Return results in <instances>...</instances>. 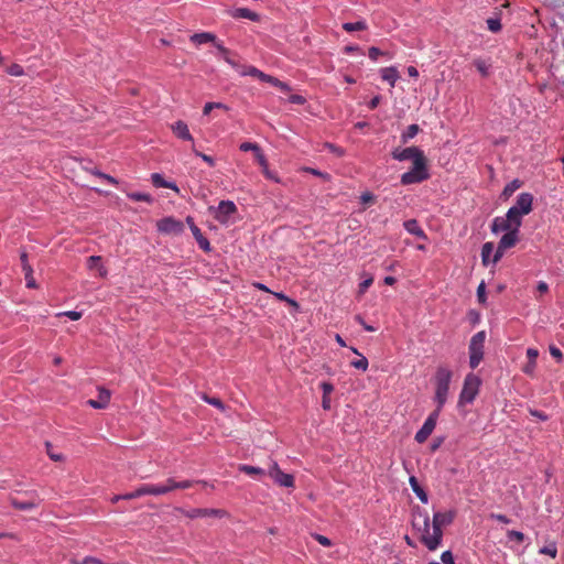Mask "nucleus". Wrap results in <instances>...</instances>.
Listing matches in <instances>:
<instances>
[{
  "label": "nucleus",
  "instance_id": "nucleus-30",
  "mask_svg": "<svg viewBox=\"0 0 564 564\" xmlns=\"http://www.w3.org/2000/svg\"><path fill=\"white\" fill-rule=\"evenodd\" d=\"M473 65L481 74L482 77H488L490 75L491 64L488 61L482 58H475Z\"/></svg>",
  "mask_w": 564,
  "mask_h": 564
},
{
  "label": "nucleus",
  "instance_id": "nucleus-51",
  "mask_svg": "<svg viewBox=\"0 0 564 564\" xmlns=\"http://www.w3.org/2000/svg\"><path fill=\"white\" fill-rule=\"evenodd\" d=\"M225 62L228 63L231 67H234L235 69H237V72L239 73L242 65H240L235 58H234V54L230 52L228 55H226L224 57Z\"/></svg>",
  "mask_w": 564,
  "mask_h": 564
},
{
  "label": "nucleus",
  "instance_id": "nucleus-39",
  "mask_svg": "<svg viewBox=\"0 0 564 564\" xmlns=\"http://www.w3.org/2000/svg\"><path fill=\"white\" fill-rule=\"evenodd\" d=\"M215 109L228 110V107L221 102H207V104H205V106L203 108V113L209 115L210 111L215 110Z\"/></svg>",
  "mask_w": 564,
  "mask_h": 564
},
{
  "label": "nucleus",
  "instance_id": "nucleus-17",
  "mask_svg": "<svg viewBox=\"0 0 564 564\" xmlns=\"http://www.w3.org/2000/svg\"><path fill=\"white\" fill-rule=\"evenodd\" d=\"M165 481H166V488H169V492L176 490V489H188V488L193 487L195 484L203 482L202 480L176 481L174 478H167Z\"/></svg>",
  "mask_w": 564,
  "mask_h": 564
},
{
  "label": "nucleus",
  "instance_id": "nucleus-2",
  "mask_svg": "<svg viewBox=\"0 0 564 564\" xmlns=\"http://www.w3.org/2000/svg\"><path fill=\"white\" fill-rule=\"evenodd\" d=\"M452 379V371L445 367H440L435 373V397L436 409L441 412L442 408L447 401L449 391V383Z\"/></svg>",
  "mask_w": 564,
  "mask_h": 564
},
{
  "label": "nucleus",
  "instance_id": "nucleus-13",
  "mask_svg": "<svg viewBox=\"0 0 564 564\" xmlns=\"http://www.w3.org/2000/svg\"><path fill=\"white\" fill-rule=\"evenodd\" d=\"M532 204H533V196L530 193H521L518 198L517 203L512 208H516L519 213H521L523 216L528 215L532 210Z\"/></svg>",
  "mask_w": 564,
  "mask_h": 564
},
{
  "label": "nucleus",
  "instance_id": "nucleus-46",
  "mask_svg": "<svg viewBox=\"0 0 564 564\" xmlns=\"http://www.w3.org/2000/svg\"><path fill=\"white\" fill-rule=\"evenodd\" d=\"M20 260H21V265H22V272L23 273H29L30 274V272H33V269H32V267L30 265V263L28 261V254L25 252L21 253Z\"/></svg>",
  "mask_w": 564,
  "mask_h": 564
},
{
  "label": "nucleus",
  "instance_id": "nucleus-19",
  "mask_svg": "<svg viewBox=\"0 0 564 564\" xmlns=\"http://www.w3.org/2000/svg\"><path fill=\"white\" fill-rule=\"evenodd\" d=\"M539 356V351L535 348H528L527 349V357H528V364L522 368V371L527 375H533L535 366H536V358Z\"/></svg>",
  "mask_w": 564,
  "mask_h": 564
},
{
  "label": "nucleus",
  "instance_id": "nucleus-52",
  "mask_svg": "<svg viewBox=\"0 0 564 564\" xmlns=\"http://www.w3.org/2000/svg\"><path fill=\"white\" fill-rule=\"evenodd\" d=\"M57 316H67L72 321H78L82 317V313L76 311H66L58 313Z\"/></svg>",
  "mask_w": 564,
  "mask_h": 564
},
{
  "label": "nucleus",
  "instance_id": "nucleus-15",
  "mask_svg": "<svg viewBox=\"0 0 564 564\" xmlns=\"http://www.w3.org/2000/svg\"><path fill=\"white\" fill-rule=\"evenodd\" d=\"M225 511L221 509H193L188 512H186V516L188 518H198V517H224Z\"/></svg>",
  "mask_w": 564,
  "mask_h": 564
},
{
  "label": "nucleus",
  "instance_id": "nucleus-27",
  "mask_svg": "<svg viewBox=\"0 0 564 564\" xmlns=\"http://www.w3.org/2000/svg\"><path fill=\"white\" fill-rule=\"evenodd\" d=\"M381 78L393 87L399 78V73L395 67H386L381 69Z\"/></svg>",
  "mask_w": 564,
  "mask_h": 564
},
{
  "label": "nucleus",
  "instance_id": "nucleus-3",
  "mask_svg": "<svg viewBox=\"0 0 564 564\" xmlns=\"http://www.w3.org/2000/svg\"><path fill=\"white\" fill-rule=\"evenodd\" d=\"M430 177L425 155L414 160L412 169L401 175L403 185L421 183Z\"/></svg>",
  "mask_w": 564,
  "mask_h": 564
},
{
  "label": "nucleus",
  "instance_id": "nucleus-60",
  "mask_svg": "<svg viewBox=\"0 0 564 564\" xmlns=\"http://www.w3.org/2000/svg\"><path fill=\"white\" fill-rule=\"evenodd\" d=\"M306 172L315 175V176H319V177H323L324 180L328 181L329 180V174L327 173H324V172H321L316 169H313V167H307L305 169Z\"/></svg>",
  "mask_w": 564,
  "mask_h": 564
},
{
  "label": "nucleus",
  "instance_id": "nucleus-44",
  "mask_svg": "<svg viewBox=\"0 0 564 564\" xmlns=\"http://www.w3.org/2000/svg\"><path fill=\"white\" fill-rule=\"evenodd\" d=\"M477 300L480 304L486 303V284L484 281L477 288Z\"/></svg>",
  "mask_w": 564,
  "mask_h": 564
},
{
  "label": "nucleus",
  "instance_id": "nucleus-24",
  "mask_svg": "<svg viewBox=\"0 0 564 564\" xmlns=\"http://www.w3.org/2000/svg\"><path fill=\"white\" fill-rule=\"evenodd\" d=\"M512 226L507 221L506 217H496L491 224V231L498 234L500 231L510 232Z\"/></svg>",
  "mask_w": 564,
  "mask_h": 564
},
{
  "label": "nucleus",
  "instance_id": "nucleus-28",
  "mask_svg": "<svg viewBox=\"0 0 564 564\" xmlns=\"http://www.w3.org/2000/svg\"><path fill=\"white\" fill-rule=\"evenodd\" d=\"M191 41L195 44L215 43L216 36L209 32L195 33L191 36Z\"/></svg>",
  "mask_w": 564,
  "mask_h": 564
},
{
  "label": "nucleus",
  "instance_id": "nucleus-20",
  "mask_svg": "<svg viewBox=\"0 0 564 564\" xmlns=\"http://www.w3.org/2000/svg\"><path fill=\"white\" fill-rule=\"evenodd\" d=\"M256 160L262 167V173L268 180L280 183V178L278 177L276 173L269 170L268 161L263 153H258V158Z\"/></svg>",
  "mask_w": 564,
  "mask_h": 564
},
{
  "label": "nucleus",
  "instance_id": "nucleus-4",
  "mask_svg": "<svg viewBox=\"0 0 564 564\" xmlns=\"http://www.w3.org/2000/svg\"><path fill=\"white\" fill-rule=\"evenodd\" d=\"M486 333L480 330L476 333L469 343V366L471 369L478 367L484 358Z\"/></svg>",
  "mask_w": 564,
  "mask_h": 564
},
{
  "label": "nucleus",
  "instance_id": "nucleus-40",
  "mask_svg": "<svg viewBox=\"0 0 564 564\" xmlns=\"http://www.w3.org/2000/svg\"><path fill=\"white\" fill-rule=\"evenodd\" d=\"M128 197L134 202H147V203L152 202V197L145 193H129Z\"/></svg>",
  "mask_w": 564,
  "mask_h": 564
},
{
  "label": "nucleus",
  "instance_id": "nucleus-64",
  "mask_svg": "<svg viewBox=\"0 0 564 564\" xmlns=\"http://www.w3.org/2000/svg\"><path fill=\"white\" fill-rule=\"evenodd\" d=\"M261 80L265 82V83H269V84H271L274 87H276L279 85V82H280V79H278L276 77H273V76L268 75V74H264Z\"/></svg>",
  "mask_w": 564,
  "mask_h": 564
},
{
  "label": "nucleus",
  "instance_id": "nucleus-63",
  "mask_svg": "<svg viewBox=\"0 0 564 564\" xmlns=\"http://www.w3.org/2000/svg\"><path fill=\"white\" fill-rule=\"evenodd\" d=\"M550 354H551V356H552V357H554L557 361H561V360H562V358H563V354H562V351H561L557 347H555V346H553V345H552V346H550Z\"/></svg>",
  "mask_w": 564,
  "mask_h": 564
},
{
  "label": "nucleus",
  "instance_id": "nucleus-36",
  "mask_svg": "<svg viewBox=\"0 0 564 564\" xmlns=\"http://www.w3.org/2000/svg\"><path fill=\"white\" fill-rule=\"evenodd\" d=\"M494 251V243L492 242H486L484 243L481 248V261L484 265H488L489 258Z\"/></svg>",
  "mask_w": 564,
  "mask_h": 564
},
{
  "label": "nucleus",
  "instance_id": "nucleus-53",
  "mask_svg": "<svg viewBox=\"0 0 564 564\" xmlns=\"http://www.w3.org/2000/svg\"><path fill=\"white\" fill-rule=\"evenodd\" d=\"M273 294H274V296H275L276 299H279L280 301H285V302H286V303H289L290 305H292V306H294V307H296V308L299 307L297 302H296V301H294V300H292V299H290V297H288L285 294H283V293H276V292H275V293H273Z\"/></svg>",
  "mask_w": 564,
  "mask_h": 564
},
{
  "label": "nucleus",
  "instance_id": "nucleus-42",
  "mask_svg": "<svg viewBox=\"0 0 564 564\" xmlns=\"http://www.w3.org/2000/svg\"><path fill=\"white\" fill-rule=\"evenodd\" d=\"M540 553L541 554H545V555H550L551 557L555 558L556 555H557V547H556L555 543H551L549 545L543 546L540 550Z\"/></svg>",
  "mask_w": 564,
  "mask_h": 564
},
{
  "label": "nucleus",
  "instance_id": "nucleus-5",
  "mask_svg": "<svg viewBox=\"0 0 564 564\" xmlns=\"http://www.w3.org/2000/svg\"><path fill=\"white\" fill-rule=\"evenodd\" d=\"M479 386L480 379L476 375H467L459 395V403H471L478 394Z\"/></svg>",
  "mask_w": 564,
  "mask_h": 564
},
{
  "label": "nucleus",
  "instance_id": "nucleus-29",
  "mask_svg": "<svg viewBox=\"0 0 564 564\" xmlns=\"http://www.w3.org/2000/svg\"><path fill=\"white\" fill-rule=\"evenodd\" d=\"M152 183L155 187H162V188H171L174 191H178L177 186L174 183L166 182L163 176L159 173H153L151 175Z\"/></svg>",
  "mask_w": 564,
  "mask_h": 564
},
{
  "label": "nucleus",
  "instance_id": "nucleus-12",
  "mask_svg": "<svg viewBox=\"0 0 564 564\" xmlns=\"http://www.w3.org/2000/svg\"><path fill=\"white\" fill-rule=\"evenodd\" d=\"M111 392L106 388H98V398L89 399L87 404L94 409H106L109 405Z\"/></svg>",
  "mask_w": 564,
  "mask_h": 564
},
{
  "label": "nucleus",
  "instance_id": "nucleus-50",
  "mask_svg": "<svg viewBox=\"0 0 564 564\" xmlns=\"http://www.w3.org/2000/svg\"><path fill=\"white\" fill-rule=\"evenodd\" d=\"M351 366L356 369L366 371L368 369V360L366 357H361L358 360L351 361Z\"/></svg>",
  "mask_w": 564,
  "mask_h": 564
},
{
  "label": "nucleus",
  "instance_id": "nucleus-47",
  "mask_svg": "<svg viewBox=\"0 0 564 564\" xmlns=\"http://www.w3.org/2000/svg\"><path fill=\"white\" fill-rule=\"evenodd\" d=\"M91 173L105 181H107L108 183L112 184V185H117L118 184V181L112 177L111 175H108V174H105L98 170H93Z\"/></svg>",
  "mask_w": 564,
  "mask_h": 564
},
{
  "label": "nucleus",
  "instance_id": "nucleus-38",
  "mask_svg": "<svg viewBox=\"0 0 564 564\" xmlns=\"http://www.w3.org/2000/svg\"><path fill=\"white\" fill-rule=\"evenodd\" d=\"M239 148L243 152L253 151L256 159L258 158V153H262L260 147L257 143L252 142H243L240 144Z\"/></svg>",
  "mask_w": 564,
  "mask_h": 564
},
{
  "label": "nucleus",
  "instance_id": "nucleus-45",
  "mask_svg": "<svg viewBox=\"0 0 564 564\" xmlns=\"http://www.w3.org/2000/svg\"><path fill=\"white\" fill-rule=\"evenodd\" d=\"M193 152L195 153L196 156H199L204 162H206L209 166H215V160L210 156V155H207V154H204L202 152H199L198 150L195 149V145L193 144Z\"/></svg>",
  "mask_w": 564,
  "mask_h": 564
},
{
  "label": "nucleus",
  "instance_id": "nucleus-31",
  "mask_svg": "<svg viewBox=\"0 0 564 564\" xmlns=\"http://www.w3.org/2000/svg\"><path fill=\"white\" fill-rule=\"evenodd\" d=\"M101 258L99 256H90L87 259V267L89 270L98 269L100 276H105L107 271L99 264Z\"/></svg>",
  "mask_w": 564,
  "mask_h": 564
},
{
  "label": "nucleus",
  "instance_id": "nucleus-59",
  "mask_svg": "<svg viewBox=\"0 0 564 564\" xmlns=\"http://www.w3.org/2000/svg\"><path fill=\"white\" fill-rule=\"evenodd\" d=\"M24 279H25V282H26V286L29 289H35L36 288L35 279L33 278V272H30V274L29 273H24Z\"/></svg>",
  "mask_w": 564,
  "mask_h": 564
},
{
  "label": "nucleus",
  "instance_id": "nucleus-56",
  "mask_svg": "<svg viewBox=\"0 0 564 564\" xmlns=\"http://www.w3.org/2000/svg\"><path fill=\"white\" fill-rule=\"evenodd\" d=\"M360 200L362 204L368 205L373 203L375 196L370 192H365L361 194Z\"/></svg>",
  "mask_w": 564,
  "mask_h": 564
},
{
  "label": "nucleus",
  "instance_id": "nucleus-6",
  "mask_svg": "<svg viewBox=\"0 0 564 564\" xmlns=\"http://www.w3.org/2000/svg\"><path fill=\"white\" fill-rule=\"evenodd\" d=\"M166 494H169V488H166V481L160 485L145 484L138 487L134 491L126 494L124 499L131 500L145 495L161 496Z\"/></svg>",
  "mask_w": 564,
  "mask_h": 564
},
{
  "label": "nucleus",
  "instance_id": "nucleus-21",
  "mask_svg": "<svg viewBox=\"0 0 564 564\" xmlns=\"http://www.w3.org/2000/svg\"><path fill=\"white\" fill-rule=\"evenodd\" d=\"M518 234L519 231L517 230H510V232H506L500 241H499V246H500V249H509V248H512L516 246V243L518 242Z\"/></svg>",
  "mask_w": 564,
  "mask_h": 564
},
{
  "label": "nucleus",
  "instance_id": "nucleus-62",
  "mask_svg": "<svg viewBox=\"0 0 564 564\" xmlns=\"http://www.w3.org/2000/svg\"><path fill=\"white\" fill-rule=\"evenodd\" d=\"M214 45H215V47L217 48V51L219 52V54L221 55L223 58L230 53V51L227 47H225L217 40L215 41Z\"/></svg>",
  "mask_w": 564,
  "mask_h": 564
},
{
  "label": "nucleus",
  "instance_id": "nucleus-43",
  "mask_svg": "<svg viewBox=\"0 0 564 564\" xmlns=\"http://www.w3.org/2000/svg\"><path fill=\"white\" fill-rule=\"evenodd\" d=\"M487 25H488V29L494 33L499 32L501 30V22H500V19H498V18L488 19Z\"/></svg>",
  "mask_w": 564,
  "mask_h": 564
},
{
  "label": "nucleus",
  "instance_id": "nucleus-18",
  "mask_svg": "<svg viewBox=\"0 0 564 564\" xmlns=\"http://www.w3.org/2000/svg\"><path fill=\"white\" fill-rule=\"evenodd\" d=\"M191 231L198 243L199 248L204 250L205 252H209L212 250L210 243L206 237L202 234L200 229L195 225L192 224Z\"/></svg>",
  "mask_w": 564,
  "mask_h": 564
},
{
  "label": "nucleus",
  "instance_id": "nucleus-34",
  "mask_svg": "<svg viewBox=\"0 0 564 564\" xmlns=\"http://www.w3.org/2000/svg\"><path fill=\"white\" fill-rule=\"evenodd\" d=\"M368 25L366 21H357V22H347L343 24V29L346 32H355V31H364L367 30Z\"/></svg>",
  "mask_w": 564,
  "mask_h": 564
},
{
  "label": "nucleus",
  "instance_id": "nucleus-41",
  "mask_svg": "<svg viewBox=\"0 0 564 564\" xmlns=\"http://www.w3.org/2000/svg\"><path fill=\"white\" fill-rule=\"evenodd\" d=\"M203 400L206 401L208 404L210 405H214L216 408H218L219 410L224 411L225 410V405L223 403V401L218 398H215V397H208L207 394H203Z\"/></svg>",
  "mask_w": 564,
  "mask_h": 564
},
{
  "label": "nucleus",
  "instance_id": "nucleus-1",
  "mask_svg": "<svg viewBox=\"0 0 564 564\" xmlns=\"http://www.w3.org/2000/svg\"><path fill=\"white\" fill-rule=\"evenodd\" d=\"M455 518L454 511L446 512H435L432 520V531L430 524V518L426 516L424 518V528L421 534V542L430 550L435 551L441 542L443 536L442 528L451 524Z\"/></svg>",
  "mask_w": 564,
  "mask_h": 564
},
{
  "label": "nucleus",
  "instance_id": "nucleus-33",
  "mask_svg": "<svg viewBox=\"0 0 564 564\" xmlns=\"http://www.w3.org/2000/svg\"><path fill=\"white\" fill-rule=\"evenodd\" d=\"M239 74L242 75V76H247V75L248 76H252V77H256V78H258L260 80L262 79V77L264 75L263 72H261L260 69H258L257 67L251 66V65H249V66L242 65Z\"/></svg>",
  "mask_w": 564,
  "mask_h": 564
},
{
  "label": "nucleus",
  "instance_id": "nucleus-10",
  "mask_svg": "<svg viewBox=\"0 0 564 564\" xmlns=\"http://www.w3.org/2000/svg\"><path fill=\"white\" fill-rule=\"evenodd\" d=\"M269 476L281 487H294V477L290 474L283 473L275 462H273L269 468Z\"/></svg>",
  "mask_w": 564,
  "mask_h": 564
},
{
  "label": "nucleus",
  "instance_id": "nucleus-8",
  "mask_svg": "<svg viewBox=\"0 0 564 564\" xmlns=\"http://www.w3.org/2000/svg\"><path fill=\"white\" fill-rule=\"evenodd\" d=\"M441 412L434 410L425 420L423 426L416 432L415 441L420 444L424 443L429 436L433 433L436 422Z\"/></svg>",
  "mask_w": 564,
  "mask_h": 564
},
{
  "label": "nucleus",
  "instance_id": "nucleus-22",
  "mask_svg": "<svg viewBox=\"0 0 564 564\" xmlns=\"http://www.w3.org/2000/svg\"><path fill=\"white\" fill-rule=\"evenodd\" d=\"M522 214L519 213L516 208L510 207L506 214L507 221L512 226V230L519 231V228L522 224Z\"/></svg>",
  "mask_w": 564,
  "mask_h": 564
},
{
  "label": "nucleus",
  "instance_id": "nucleus-25",
  "mask_svg": "<svg viewBox=\"0 0 564 564\" xmlns=\"http://www.w3.org/2000/svg\"><path fill=\"white\" fill-rule=\"evenodd\" d=\"M231 17L235 19H248L251 21H259L260 17L258 13L247 9V8H238L232 11Z\"/></svg>",
  "mask_w": 564,
  "mask_h": 564
},
{
  "label": "nucleus",
  "instance_id": "nucleus-55",
  "mask_svg": "<svg viewBox=\"0 0 564 564\" xmlns=\"http://www.w3.org/2000/svg\"><path fill=\"white\" fill-rule=\"evenodd\" d=\"M314 539L323 546L329 547L332 545V541L322 534H315Z\"/></svg>",
  "mask_w": 564,
  "mask_h": 564
},
{
  "label": "nucleus",
  "instance_id": "nucleus-37",
  "mask_svg": "<svg viewBox=\"0 0 564 564\" xmlns=\"http://www.w3.org/2000/svg\"><path fill=\"white\" fill-rule=\"evenodd\" d=\"M239 470L243 471L249 476L264 475V470L262 468L250 465H240Z\"/></svg>",
  "mask_w": 564,
  "mask_h": 564
},
{
  "label": "nucleus",
  "instance_id": "nucleus-26",
  "mask_svg": "<svg viewBox=\"0 0 564 564\" xmlns=\"http://www.w3.org/2000/svg\"><path fill=\"white\" fill-rule=\"evenodd\" d=\"M409 482H410V486L412 488V490L414 491V494L417 496V498L423 502V503H427L429 501V498H427V494L425 492V490L420 486L416 477L414 476H411L410 479H409Z\"/></svg>",
  "mask_w": 564,
  "mask_h": 564
},
{
  "label": "nucleus",
  "instance_id": "nucleus-58",
  "mask_svg": "<svg viewBox=\"0 0 564 564\" xmlns=\"http://www.w3.org/2000/svg\"><path fill=\"white\" fill-rule=\"evenodd\" d=\"M321 389L323 391V397H328L333 392L334 387L329 382H322Z\"/></svg>",
  "mask_w": 564,
  "mask_h": 564
},
{
  "label": "nucleus",
  "instance_id": "nucleus-49",
  "mask_svg": "<svg viewBox=\"0 0 564 564\" xmlns=\"http://www.w3.org/2000/svg\"><path fill=\"white\" fill-rule=\"evenodd\" d=\"M507 536L509 540H514L518 543H521L524 540V534L522 532L516 531V530H509L507 532Z\"/></svg>",
  "mask_w": 564,
  "mask_h": 564
},
{
  "label": "nucleus",
  "instance_id": "nucleus-57",
  "mask_svg": "<svg viewBox=\"0 0 564 564\" xmlns=\"http://www.w3.org/2000/svg\"><path fill=\"white\" fill-rule=\"evenodd\" d=\"M289 101L295 105H304L306 99L301 95L294 94L289 97Z\"/></svg>",
  "mask_w": 564,
  "mask_h": 564
},
{
  "label": "nucleus",
  "instance_id": "nucleus-16",
  "mask_svg": "<svg viewBox=\"0 0 564 564\" xmlns=\"http://www.w3.org/2000/svg\"><path fill=\"white\" fill-rule=\"evenodd\" d=\"M10 502L15 509L25 511L36 508L40 505L41 500L36 497H33L29 500H19L17 498H11Z\"/></svg>",
  "mask_w": 564,
  "mask_h": 564
},
{
  "label": "nucleus",
  "instance_id": "nucleus-14",
  "mask_svg": "<svg viewBox=\"0 0 564 564\" xmlns=\"http://www.w3.org/2000/svg\"><path fill=\"white\" fill-rule=\"evenodd\" d=\"M171 129L173 131V133L178 138V139H182V140H186V141H192L193 142V137L188 130V127L187 124L182 121V120H178L176 122H174L172 126H171Z\"/></svg>",
  "mask_w": 564,
  "mask_h": 564
},
{
  "label": "nucleus",
  "instance_id": "nucleus-7",
  "mask_svg": "<svg viewBox=\"0 0 564 564\" xmlns=\"http://www.w3.org/2000/svg\"><path fill=\"white\" fill-rule=\"evenodd\" d=\"M209 210L214 214V218L220 224H228L231 216L237 213V207L231 200H221L217 208L210 207Z\"/></svg>",
  "mask_w": 564,
  "mask_h": 564
},
{
  "label": "nucleus",
  "instance_id": "nucleus-11",
  "mask_svg": "<svg viewBox=\"0 0 564 564\" xmlns=\"http://www.w3.org/2000/svg\"><path fill=\"white\" fill-rule=\"evenodd\" d=\"M422 156H424L423 151L416 147L397 148L392 151V158L398 161L412 160L414 162V160Z\"/></svg>",
  "mask_w": 564,
  "mask_h": 564
},
{
  "label": "nucleus",
  "instance_id": "nucleus-35",
  "mask_svg": "<svg viewBox=\"0 0 564 564\" xmlns=\"http://www.w3.org/2000/svg\"><path fill=\"white\" fill-rule=\"evenodd\" d=\"M420 131V127L415 123L410 124L401 135L402 143H408L409 140L413 139Z\"/></svg>",
  "mask_w": 564,
  "mask_h": 564
},
{
  "label": "nucleus",
  "instance_id": "nucleus-54",
  "mask_svg": "<svg viewBox=\"0 0 564 564\" xmlns=\"http://www.w3.org/2000/svg\"><path fill=\"white\" fill-rule=\"evenodd\" d=\"M368 55L372 61H377L379 56L386 55V53L378 47L372 46L369 48Z\"/></svg>",
  "mask_w": 564,
  "mask_h": 564
},
{
  "label": "nucleus",
  "instance_id": "nucleus-9",
  "mask_svg": "<svg viewBox=\"0 0 564 564\" xmlns=\"http://www.w3.org/2000/svg\"><path fill=\"white\" fill-rule=\"evenodd\" d=\"M158 230L166 235H181L184 231V225L182 221L173 218L165 217L158 221Z\"/></svg>",
  "mask_w": 564,
  "mask_h": 564
},
{
  "label": "nucleus",
  "instance_id": "nucleus-23",
  "mask_svg": "<svg viewBox=\"0 0 564 564\" xmlns=\"http://www.w3.org/2000/svg\"><path fill=\"white\" fill-rule=\"evenodd\" d=\"M403 226L409 234L414 235L422 239H427L424 230L420 227L416 219H409V220L404 221Z\"/></svg>",
  "mask_w": 564,
  "mask_h": 564
},
{
  "label": "nucleus",
  "instance_id": "nucleus-32",
  "mask_svg": "<svg viewBox=\"0 0 564 564\" xmlns=\"http://www.w3.org/2000/svg\"><path fill=\"white\" fill-rule=\"evenodd\" d=\"M522 185V182L519 181V180H513L511 181L510 183H508L502 193H501V197H503L505 199H508L518 188H520Z\"/></svg>",
  "mask_w": 564,
  "mask_h": 564
},
{
  "label": "nucleus",
  "instance_id": "nucleus-61",
  "mask_svg": "<svg viewBox=\"0 0 564 564\" xmlns=\"http://www.w3.org/2000/svg\"><path fill=\"white\" fill-rule=\"evenodd\" d=\"M441 558L444 564H455L453 554L449 551L443 552Z\"/></svg>",
  "mask_w": 564,
  "mask_h": 564
},
{
  "label": "nucleus",
  "instance_id": "nucleus-48",
  "mask_svg": "<svg viewBox=\"0 0 564 564\" xmlns=\"http://www.w3.org/2000/svg\"><path fill=\"white\" fill-rule=\"evenodd\" d=\"M7 73L11 76H22L24 72L21 65L12 64L7 68Z\"/></svg>",
  "mask_w": 564,
  "mask_h": 564
}]
</instances>
